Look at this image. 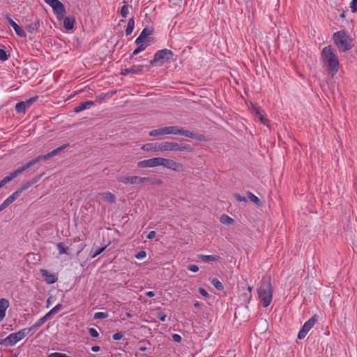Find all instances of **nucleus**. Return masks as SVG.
Returning <instances> with one entry per match:
<instances>
[{"mask_svg": "<svg viewBox=\"0 0 357 357\" xmlns=\"http://www.w3.org/2000/svg\"><path fill=\"white\" fill-rule=\"evenodd\" d=\"M321 60L328 74L333 77L338 72L340 62L331 45H328L322 50Z\"/></svg>", "mask_w": 357, "mask_h": 357, "instance_id": "nucleus-1", "label": "nucleus"}, {"mask_svg": "<svg viewBox=\"0 0 357 357\" xmlns=\"http://www.w3.org/2000/svg\"><path fill=\"white\" fill-rule=\"evenodd\" d=\"M259 298L262 302V305L268 307L272 301L273 288L271 285V277H263L260 285L257 288Z\"/></svg>", "mask_w": 357, "mask_h": 357, "instance_id": "nucleus-2", "label": "nucleus"}, {"mask_svg": "<svg viewBox=\"0 0 357 357\" xmlns=\"http://www.w3.org/2000/svg\"><path fill=\"white\" fill-rule=\"evenodd\" d=\"M333 40L340 52H344L353 47L352 38L344 30L339 31L333 33Z\"/></svg>", "mask_w": 357, "mask_h": 357, "instance_id": "nucleus-3", "label": "nucleus"}, {"mask_svg": "<svg viewBox=\"0 0 357 357\" xmlns=\"http://www.w3.org/2000/svg\"><path fill=\"white\" fill-rule=\"evenodd\" d=\"M160 151H192L190 144H178L173 142H163L160 143Z\"/></svg>", "mask_w": 357, "mask_h": 357, "instance_id": "nucleus-4", "label": "nucleus"}, {"mask_svg": "<svg viewBox=\"0 0 357 357\" xmlns=\"http://www.w3.org/2000/svg\"><path fill=\"white\" fill-rule=\"evenodd\" d=\"M174 55L172 51L163 49L158 51L155 55L154 59L150 61V65L154 66L157 62H161L163 63L165 61H168Z\"/></svg>", "mask_w": 357, "mask_h": 357, "instance_id": "nucleus-5", "label": "nucleus"}, {"mask_svg": "<svg viewBox=\"0 0 357 357\" xmlns=\"http://www.w3.org/2000/svg\"><path fill=\"white\" fill-rule=\"evenodd\" d=\"M31 332V329L27 328H23L17 333H11L7 337V342H8L9 346H13L17 342L22 340Z\"/></svg>", "mask_w": 357, "mask_h": 357, "instance_id": "nucleus-6", "label": "nucleus"}, {"mask_svg": "<svg viewBox=\"0 0 357 357\" xmlns=\"http://www.w3.org/2000/svg\"><path fill=\"white\" fill-rule=\"evenodd\" d=\"M166 135H180L190 138H195V134L191 131L185 130L183 128L178 126L165 127Z\"/></svg>", "mask_w": 357, "mask_h": 357, "instance_id": "nucleus-7", "label": "nucleus"}, {"mask_svg": "<svg viewBox=\"0 0 357 357\" xmlns=\"http://www.w3.org/2000/svg\"><path fill=\"white\" fill-rule=\"evenodd\" d=\"M161 166L175 172H181L183 170V165L172 159L162 158Z\"/></svg>", "mask_w": 357, "mask_h": 357, "instance_id": "nucleus-8", "label": "nucleus"}, {"mask_svg": "<svg viewBox=\"0 0 357 357\" xmlns=\"http://www.w3.org/2000/svg\"><path fill=\"white\" fill-rule=\"evenodd\" d=\"M317 319L316 315L312 317L307 321H306L302 326L298 334V338L299 340L303 339L309 331L314 326Z\"/></svg>", "mask_w": 357, "mask_h": 357, "instance_id": "nucleus-9", "label": "nucleus"}, {"mask_svg": "<svg viewBox=\"0 0 357 357\" xmlns=\"http://www.w3.org/2000/svg\"><path fill=\"white\" fill-rule=\"evenodd\" d=\"M162 158H153L138 162L137 167L139 168L154 167L161 166Z\"/></svg>", "mask_w": 357, "mask_h": 357, "instance_id": "nucleus-10", "label": "nucleus"}, {"mask_svg": "<svg viewBox=\"0 0 357 357\" xmlns=\"http://www.w3.org/2000/svg\"><path fill=\"white\" fill-rule=\"evenodd\" d=\"M52 9L59 20L63 19L66 14V8L64 5L59 0L55 5H54Z\"/></svg>", "mask_w": 357, "mask_h": 357, "instance_id": "nucleus-11", "label": "nucleus"}, {"mask_svg": "<svg viewBox=\"0 0 357 357\" xmlns=\"http://www.w3.org/2000/svg\"><path fill=\"white\" fill-rule=\"evenodd\" d=\"M43 160V155H39L36 157V158L30 160L29 162L23 165L22 167H19L16 170H15V173L18 175L22 174L23 172L31 167V166L34 165L37 162H40V160Z\"/></svg>", "mask_w": 357, "mask_h": 357, "instance_id": "nucleus-12", "label": "nucleus"}, {"mask_svg": "<svg viewBox=\"0 0 357 357\" xmlns=\"http://www.w3.org/2000/svg\"><path fill=\"white\" fill-rule=\"evenodd\" d=\"M40 273L43 277L44 278L45 282L49 284H54L58 280V277L56 276V274L51 273L46 269H41Z\"/></svg>", "mask_w": 357, "mask_h": 357, "instance_id": "nucleus-13", "label": "nucleus"}, {"mask_svg": "<svg viewBox=\"0 0 357 357\" xmlns=\"http://www.w3.org/2000/svg\"><path fill=\"white\" fill-rule=\"evenodd\" d=\"M117 181L123 184H139V176H120L117 178Z\"/></svg>", "mask_w": 357, "mask_h": 357, "instance_id": "nucleus-14", "label": "nucleus"}, {"mask_svg": "<svg viewBox=\"0 0 357 357\" xmlns=\"http://www.w3.org/2000/svg\"><path fill=\"white\" fill-rule=\"evenodd\" d=\"M144 66V65H133L130 68L123 69L121 70V75L137 74L142 71Z\"/></svg>", "mask_w": 357, "mask_h": 357, "instance_id": "nucleus-15", "label": "nucleus"}, {"mask_svg": "<svg viewBox=\"0 0 357 357\" xmlns=\"http://www.w3.org/2000/svg\"><path fill=\"white\" fill-rule=\"evenodd\" d=\"M6 20L9 24L14 29L16 34L20 37L25 38L26 34L25 31L17 24L15 23L10 17H7Z\"/></svg>", "mask_w": 357, "mask_h": 357, "instance_id": "nucleus-16", "label": "nucleus"}, {"mask_svg": "<svg viewBox=\"0 0 357 357\" xmlns=\"http://www.w3.org/2000/svg\"><path fill=\"white\" fill-rule=\"evenodd\" d=\"M150 184L153 185H160L162 184V181L157 178L151 177H139V184Z\"/></svg>", "mask_w": 357, "mask_h": 357, "instance_id": "nucleus-17", "label": "nucleus"}, {"mask_svg": "<svg viewBox=\"0 0 357 357\" xmlns=\"http://www.w3.org/2000/svg\"><path fill=\"white\" fill-rule=\"evenodd\" d=\"M9 301L6 298L0 299V322L4 319L6 317V310L9 307Z\"/></svg>", "mask_w": 357, "mask_h": 357, "instance_id": "nucleus-18", "label": "nucleus"}, {"mask_svg": "<svg viewBox=\"0 0 357 357\" xmlns=\"http://www.w3.org/2000/svg\"><path fill=\"white\" fill-rule=\"evenodd\" d=\"M68 146H69V144H65L56 148V149L53 150L52 151H51L45 155H43V160L50 159V158L57 155L58 153H59L60 152H61L62 151H63Z\"/></svg>", "mask_w": 357, "mask_h": 357, "instance_id": "nucleus-19", "label": "nucleus"}, {"mask_svg": "<svg viewBox=\"0 0 357 357\" xmlns=\"http://www.w3.org/2000/svg\"><path fill=\"white\" fill-rule=\"evenodd\" d=\"M252 109L255 117L258 118L261 123H263L264 125H266L268 123V120L266 118H264L263 111L259 107H257L254 105L252 106Z\"/></svg>", "mask_w": 357, "mask_h": 357, "instance_id": "nucleus-20", "label": "nucleus"}, {"mask_svg": "<svg viewBox=\"0 0 357 357\" xmlns=\"http://www.w3.org/2000/svg\"><path fill=\"white\" fill-rule=\"evenodd\" d=\"M94 105V102L91 100L84 101L80 102L77 107L74 108V112L75 113H79L86 109L89 108L91 106Z\"/></svg>", "mask_w": 357, "mask_h": 357, "instance_id": "nucleus-21", "label": "nucleus"}, {"mask_svg": "<svg viewBox=\"0 0 357 357\" xmlns=\"http://www.w3.org/2000/svg\"><path fill=\"white\" fill-rule=\"evenodd\" d=\"M160 143H148L142 147V149L145 151H160Z\"/></svg>", "mask_w": 357, "mask_h": 357, "instance_id": "nucleus-22", "label": "nucleus"}, {"mask_svg": "<svg viewBox=\"0 0 357 357\" xmlns=\"http://www.w3.org/2000/svg\"><path fill=\"white\" fill-rule=\"evenodd\" d=\"M42 175H39L33 178L30 181H28L21 185L19 190L22 192L23 191L27 190L29 188L32 186L33 184L36 183L41 178Z\"/></svg>", "mask_w": 357, "mask_h": 357, "instance_id": "nucleus-23", "label": "nucleus"}, {"mask_svg": "<svg viewBox=\"0 0 357 357\" xmlns=\"http://www.w3.org/2000/svg\"><path fill=\"white\" fill-rule=\"evenodd\" d=\"M98 195L109 203H114L116 201L115 195L109 192L99 193Z\"/></svg>", "mask_w": 357, "mask_h": 357, "instance_id": "nucleus-24", "label": "nucleus"}, {"mask_svg": "<svg viewBox=\"0 0 357 357\" xmlns=\"http://www.w3.org/2000/svg\"><path fill=\"white\" fill-rule=\"evenodd\" d=\"M50 318L45 314L44 317L39 319L33 325H32L30 328H27L28 329H31V331L35 330L39 327H40L43 324H44Z\"/></svg>", "mask_w": 357, "mask_h": 357, "instance_id": "nucleus-25", "label": "nucleus"}, {"mask_svg": "<svg viewBox=\"0 0 357 357\" xmlns=\"http://www.w3.org/2000/svg\"><path fill=\"white\" fill-rule=\"evenodd\" d=\"M40 27V20H37L34 22H32L26 26V29L30 33H33L35 31H37Z\"/></svg>", "mask_w": 357, "mask_h": 357, "instance_id": "nucleus-26", "label": "nucleus"}, {"mask_svg": "<svg viewBox=\"0 0 357 357\" xmlns=\"http://www.w3.org/2000/svg\"><path fill=\"white\" fill-rule=\"evenodd\" d=\"M63 26L67 30H70L73 29L74 23H75V19L73 17H63Z\"/></svg>", "mask_w": 357, "mask_h": 357, "instance_id": "nucleus-27", "label": "nucleus"}, {"mask_svg": "<svg viewBox=\"0 0 357 357\" xmlns=\"http://www.w3.org/2000/svg\"><path fill=\"white\" fill-rule=\"evenodd\" d=\"M16 176H17V174L15 171H13L8 176L4 177L2 180L0 181V188L4 186L6 183L11 181Z\"/></svg>", "mask_w": 357, "mask_h": 357, "instance_id": "nucleus-28", "label": "nucleus"}, {"mask_svg": "<svg viewBox=\"0 0 357 357\" xmlns=\"http://www.w3.org/2000/svg\"><path fill=\"white\" fill-rule=\"evenodd\" d=\"M246 194H247L248 197L250 199V200L251 202H254L256 205H257L258 206H261L262 205L261 200L257 196L253 195L252 192H247Z\"/></svg>", "mask_w": 357, "mask_h": 357, "instance_id": "nucleus-29", "label": "nucleus"}, {"mask_svg": "<svg viewBox=\"0 0 357 357\" xmlns=\"http://www.w3.org/2000/svg\"><path fill=\"white\" fill-rule=\"evenodd\" d=\"M149 136L151 137H156L158 135H166L165 128H161L155 130H153L149 132Z\"/></svg>", "mask_w": 357, "mask_h": 357, "instance_id": "nucleus-30", "label": "nucleus"}, {"mask_svg": "<svg viewBox=\"0 0 357 357\" xmlns=\"http://www.w3.org/2000/svg\"><path fill=\"white\" fill-rule=\"evenodd\" d=\"M22 194V192L19 190V188L13 193L10 196H9L6 200L9 204H11L16 199H17L20 195Z\"/></svg>", "mask_w": 357, "mask_h": 357, "instance_id": "nucleus-31", "label": "nucleus"}, {"mask_svg": "<svg viewBox=\"0 0 357 357\" xmlns=\"http://www.w3.org/2000/svg\"><path fill=\"white\" fill-rule=\"evenodd\" d=\"M134 26H135V20L132 18H130L129 20H128V24H127V27H126V36H129L132 33L133 29H134Z\"/></svg>", "mask_w": 357, "mask_h": 357, "instance_id": "nucleus-32", "label": "nucleus"}, {"mask_svg": "<svg viewBox=\"0 0 357 357\" xmlns=\"http://www.w3.org/2000/svg\"><path fill=\"white\" fill-rule=\"evenodd\" d=\"M220 220L221 223L225 225H231L234 222V219L225 214L221 215Z\"/></svg>", "mask_w": 357, "mask_h": 357, "instance_id": "nucleus-33", "label": "nucleus"}, {"mask_svg": "<svg viewBox=\"0 0 357 357\" xmlns=\"http://www.w3.org/2000/svg\"><path fill=\"white\" fill-rule=\"evenodd\" d=\"M26 108L27 106L24 101L20 102L15 105V109L19 113H24Z\"/></svg>", "mask_w": 357, "mask_h": 357, "instance_id": "nucleus-34", "label": "nucleus"}, {"mask_svg": "<svg viewBox=\"0 0 357 357\" xmlns=\"http://www.w3.org/2000/svg\"><path fill=\"white\" fill-rule=\"evenodd\" d=\"M148 47V44H142L140 46H138L130 55V59H132L134 56L138 54L139 52L144 51Z\"/></svg>", "mask_w": 357, "mask_h": 357, "instance_id": "nucleus-35", "label": "nucleus"}, {"mask_svg": "<svg viewBox=\"0 0 357 357\" xmlns=\"http://www.w3.org/2000/svg\"><path fill=\"white\" fill-rule=\"evenodd\" d=\"M198 257L205 262L213 261L217 259V258L213 255H198Z\"/></svg>", "mask_w": 357, "mask_h": 357, "instance_id": "nucleus-36", "label": "nucleus"}, {"mask_svg": "<svg viewBox=\"0 0 357 357\" xmlns=\"http://www.w3.org/2000/svg\"><path fill=\"white\" fill-rule=\"evenodd\" d=\"M153 33V29L149 27L144 28L141 32L140 35L142 38H144L146 40L149 39V36Z\"/></svg>", "mask_w": 357, "mask_h": 357, "instance_id": "nucleus-37", "label": "nucleus"}, {"mask_svg": "<svg viewBox=\"0 0 357 357\" xmlns=\"http://www.w3.org/2000/svg\"><path fill=\"white\" fill-rule=\"evenodd\" d=\"M57 248L60 255L68 254V248L65 246L63 243H59L57 244Z\"/></svg>", "mask_w": 357, "mask_h": 357, "instance_id": "nucleus-38", "label": "nucleus"}, {"mask_svg": "<svg viewBox=\"0 0 357 357\" xmlns=\"http://www.w3.org/2000/svg\"><path fill=\"white\" fill-rule=\"evenodd\" d=\"M62 307L61 304H58L55 307H54L49 312H47L46 314L50 318L52 315L57 313Z\"/></svg>", "mask_w": 357, "mask_h": 357, "instance_id": "nucleus-39", "label": "nucleus"}, {"mask_svg": "<svg viewBox=\"0 0 357 357\" xmlns=\"http://www.w3.org/2000/svg\"><path fill=\"white\" fill-rule=\"evenodd\" d=\"M212 284L218 290H223L224 287L222 283L218 279L214 278L211 281Z\"/></svg>", "mask_w": 357, "mask_h": 357, "instance_id": "nucleus-40", "label": "nucleus"}, {"mask_svg": "<svg viewBox=\"0 0 357 357\" xmlns=\"http://www.w3.org/2000/svg\"><path fill=\"white\" fill-rule=\"evenodd\" d=\"M149 42H150L149 39L146 40L144 38H142L141 35H139L135 40V43L138 46H140V45H142V44H148V45H149Z\"/></svg>", "mask_w": 357, "mask_h": 357, "instance_id": "nucleus-41", "label": "nucleus"}, {"mask_svg": "<svg viewBox=\"0 0 357 357\" xmlns=\"http://www.w3.org/2000/svg\"><path fill=\"white\" fill-rule=\"evenodd\" d=\"M107 317H108L107 313L102 312H96L94 314L95 319H105V318H107Z\"/></svg>", "mask_w": 357, "mask_h": 357, "instance_id": "nucleus-42", "label": "nucleus"}, {"mask_svg": "<svg viewBox=\"0 0 357 357\" xmlns=\"http://www.w3.org/2000/svg\"><path fill=\"white\" fill-rule=\"evenodd\" d=\"M121 14L123 17H126L128 14V7L127 5H124L121 8Z\"/></svg>", "mask_w": 357, "mask_h": 357, "instance_id": "nucleus-43", "label": "nucleus"}, {"mask_svg": "<svg viewBox=\"0 0 357 357\" xmlns=\"http://www.w3.org/2000/svg\"><path fill=\"white\" fill-rule=\"evenodd\" d=\"M90 335L93 337H98L99 336L98 332L93 328H90L89 330Z\"/></svg>", "mask_w": 357, "mask_h": 357, "instance_id": "nucleus-44", "label": "nucleus"}, {"mask_svg": "<svg viewBox=\"0 0 357 357\" xmlns=\"http://www.w3.org/2000/svg\"><path fill=\"white\" fill-rule=\"evenodd\" d=\"M7 59H8V56H7L6 52L3 49H0V60L6 61Z\"/></svg>", "mask_w": 357, "mask_h": 357, "instance_id": "nucleus-45", "label": "nucleus"}, {"mask_svg": "<svg viewBox=\"0 0 357 357\" xmlns=\"http://www.w3.org/2000/svg\"><path fill=\"white\" fill-rule=\"evenodd\" d=\"M47 357H70V356H68L65 354L55 352V353L50 354Z\"/></svg>", "mask_w": 357, "mask_h": 357, "instance_id": "nucleus-46", "label": "nucleus"}, {"mask_svg": "<svg viewBox=\"0 0 357 357\" xmlns=\"http://www.w3.org/2000/svg\"><path fill=\"white\" fill-rule=\"evenodd\" d=\"M38 98V96H34V97H32L31 98H29V100L24 101L25 104L26 105L27 107H30L31 105L35 102L37 99Z\"/></svg>", "mask_w": 357, "mask_h": 357, "instance_id": "nucleus-47", "label": "nucleus"}, {"mask_svg": "<svg viewBox=\"0 0 357 357\" xmlns=\"http://www.w3.org/2000/svg\"><path fill=\"white\" fill-rule=\"evenodd\" d=\"M350 7L351 8L352 12H357V0H352L350 3Z\"/></svg>", "mask_w": 357, "mask_h": 357, "instance_id": "nucleus-48", "label": "nucleus"}, {"mask_svg": "<svg viewBox=\"0 0 357 357\" xmlns=\"http://www.w3.org/2000/svg\"><path fill=\"white\" fill-rule=\"evenodd\" d=\"M146 252H145V251H144V250H141V251L138 252L136 254L135 257H136L137 259H142V258L145 257H146Z\"/></svg>", "mask_w": 357, "mask_h": 357, "instance_id": "nucleus-49", "label": "nucleus"}, {"mask_svg": "<svg viewBox=\"0 0 357 357\" xmlns=\"http://www.w3.org/2000/svg\"><path fill=\"white\" fill-rule=\"evenodd\" d=\"M106 247L104 246V247H102L99 249H98L93 255H92V257L94 258L96 257V256L99 255L100 254H101L105 250Z\"/></svg>", "mask_w": 357, "mask_h": 357, "instance_id": "nucleus-50", "label": "nucleus"}, {"mask_svg": "<svg viewBox=\"0 0 357 357\" xmlns=\"http://www.w3.org/2000/svg\"><path fill=\"white\" fill-rule=\"evenodd\" d=\"M157 318L161 321H165L166 320V314L162 312H160L157 314Z\"/></svg>", "mask_w": 357, "mask_h": 357, "instance_id": "nucleus-51", "label": "nucleus"}, {"mask_svg": "<svg viewBox=\"0 0 357 357\" xmlns=\"http://www.w3.org/2000/svg\"><path fill=\"white\" fill-rule=\"evenodd\" d=\"M123 335L121 332L116 333L113 335L112 337L114 340H120Z\"/></svg>", "mask_w": 357, "mask_h": 357, "instance_id": "nucleus-52", "label": "nucleus"}, {"mask_svg": "<svg viewBox=\"0 0 357 357\" xmlns=\"http://www.w3.org/2000/svg\"><path fill=\"white\" fill-rule=\"evenodd\" d=\"M188 269L192 272H197L199 271V267L195 264H190L188 266Z\"/></svg>", "mask_w": 357, "mask_h": 357, "instance_id": "nucleus-53", "label": "nucleus"}, {"mask_svg": "<svg viewBox=\"0 0 357 357\" xmlns=\"http://www.w3.org/2000/svg\"><path fill=\"white\" fill-rule=\"evenodd\" d=\"M234 197L238 202H247V199L245 197L241 196L239 194H234Z\"/></svg>", "mask_w": 357, "mask_h": 357, "instance_id": "nucleus-54", "label": "nucleus"}, {"mask_svg": "<svg viewBox=\"0 0 357 357\" xmlns=\"http://www.w3.org/2000/svg\"><path fill=\"white\" fill-rule=\"evenodd\" d=\"M199 292L204 297L208 298L209 297V294L207 293V291L202 287L199 288Z\"/></svg>", "mask_w": 357, "mask_h": 357, "instance_id": "nucleus-55", "label": "nucleus"}, {"mask_svg": "<svg viewBox=\"0 0 357 357\" xmlns=\"http://www.w3.org/2000/svg\"><path fill=\"white\" fill-rule=\"evenodd\" d=\"M46 3L50 5L52 8L55 5L59 0H43Z\"/></svg>", "mask_w": 357, "mask_h": 357, "instance_id": "nucleus-56", "label": "nucleus"}, {"mask_svg": "<svg viewBox=\"0 0 357 357\" xmlns=\"http://www.w3.org/2000/svg\"><path fill=\"white\" fill-rule=\"evenodd\" d=\"M172 339L176 342H180L181 341V337L178 334H173Z\"/></svg>", "mask_w": 357, "mask_h": 357, "instance_id": "nucleus-57", "label": "nucleus"}, {"mask_svg": "<svg viewBox=\"0 0 357 357\" xmlns=\"http://www.w3.org/2000/svg\"><path fill=\"white\" fill-rule=\"evenodd\" d=\"M10 204L7 202L6 200H4L3 202L0 205V212L8 207Z\"/></svg>", "mask_w": 357, "mask_h": 357, "instance_id": "nucleus-58", "label": "nucleus"}, {"mask_svg": "<svg viewBox=\"0 0 357 357\" xmlns=\"http://www.w3.org/2000/svg\"><path fill=\"white\" fill-rule=\"evenodd\" d=\"M155 236V231H151L147 236V238L152 239Z\"/></svg>", "mask_w": 357, "mask_h": 357, "instance_id": "nucleus-59", "label": "nucleus"}, {"mask_svg": "<svg viewBox=\"0 0 357 357\" xmlns=\"http://www.w3.org/2000/svg\"><path fill=\"white\" fill-rule=\"evenodd\" d=\"M0 344H4L5 346L8 347L9 344H8V342H7V337H6L3 340H0Z\"/></svg>", "mask_w": 357, "mask_h": 357, "instance_id": "nucleus-60", "label": "nucleus"}, {"mask_svg": "<svg viewBox=\"0 0 357 357\" xmlns=\"http://www.w3.org/2000/svg\"><path fill=\"white\" fill-rule=\"evenodd\" d=\"M100 348L99 346H93L91 348V351L93 352H98L100 351Z\"/></svg>", "mask_w": 357, "mask_h": 357, "instance_id": "nucleus-61", "label": "nucleus"}, {"mask_svg": "<svg viewBox=\"0 0 357 357\" xmlns=\"http://www.w3.org/2000/svg\"><path fill=\"white\" fill-rule=\"evenodd\" d=\"M154 295H155V294L153 291H147L146 293V296H147L148 297H150V298L153 297Z\"/></svg>", "mask_w": 357, "mask_h": 357, "instance_id": "nucleus-62", "label": "nucleus"}, {"mask_svg": "<svg viewBox=\"0 0 357 357\" xmlns=\"http://www.w3.org/2000/svg\"><path fill=\"white\" fill-rule=\"evenodd\" d=\"M139 350L141 351H144L146 350V347H140L139 348Z\"/></svg>", "mask_w": 357, "mask_h": 357, "instance_id": "nucleus-63", "label": "nucleus"}, {"mask_svg": "<svg viewBox=\"0 0 357 357\" xmlns=\"http://www.w3.org/2000/svg\"><path fill=\"white\" fill-rule=\"evenodd\" d=\"M194 305H195V307H199V306H200V305H199V303L198 302L195 303L194 304Z\"/></svg>", "mask_w": 357, "mask_h": 357, "instance_id": "nucleus-64", "label": "nucleus"}]
</instances>
